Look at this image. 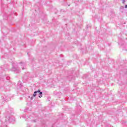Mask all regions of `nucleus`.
Returning <instances> with one entry per match:
<instances>
[{
  "label": "nucleus",
  "mask_w": 127,
  "mask_h": 127,
  "mask_svg": "<svg viewBox=\"0 0 127 127\" xmlns=\"http://www.w3.org/2000/svg\"><path fill=\"white\" fill-rule=\"evenodd\" d=\"M28 55V53H27Z\"/></svg>",
  "instance_id": "nucleus-10"
},
{
  "label": "nucleus",
  "mask_w": 127,
  "mask_h": 127,
  "mask_svg": "<svg viewBox=\"0 0 127 127\" xmlns=\"http://www.w3.org/2000/svg\"><path fill=\"white\" fill-rule=\"evenodd\" d=\"M123 0L122 3L125 4V3L126 2V0Z\"/></svg>",
  "instance_id": "nucleus-6"
},
{
  "label": "nucleus",
  "mask_w": 127,
  "mask_h": 127,
  "mask_svg": "<svg viewBox=\"0 0 127 127\" xmlns=\"http://www.w3.org/2000/svg\"><path fill=\"white\" fill-rule=\"evenodd\" d=\"M25 118H26V116Z\"/></svg>",
  "instance_id": "nucleus-11"
},
{
  "label": "nucleus",
  "mask_w": 127,
  "mask_h": 127,
  "mask_svg": "<svg viewBox=\"0 0 127 127\" xmlns=\"http://www.w3.org/2000/svg\"><path fill=\"white\" fill-rule=\"evenodd\" d=\"M12 71L15 72V73H19V70H18V69L14 67H12Z\"/></svg>",
  "instance_id": "nucleus-1"
},
{
  "label": "nucleus",
  "mask_w": 127,
  "mask_h": 127,
  "mask_svg": "<svg viewBox=\"0 0 127 127\" xmlns=\"http://www.w3.org/2000/svg\"><path fill=\"white\" fill-rule=\"evenodd\" d=\"M25 65V64L22 63V62L20 63V66H21V68H22V70H24V67H24Z\"/></svg>",
  "instance_id": "nucleus-2"
},
{
  "label": "nucleus",
  "mask_w": 127,
  "mask_h": 127,
  "mask_svg": "<svg viewBox=\"0 0 127 127\" xmlns=\"http://www.w3.org/2000/svg\"><path fill=\"white\" fill-rule=\"evenodd\" d=\"M124 8H125V7H124V6H121L120 7V9H124Z\"/></svg>",
  "instance_id": "nucleus-5"
},
{
  "label": "nucleus",
  "mask_w": 127,
  "mask_h": 127,
  "mask_svg": "<svg viewBox=\"0 0 127 127\" xmlns=\"http://www.w3.org/2000/svg\"><path fill=\"white\" fill-rule=\"evenodd\" d=\"M34 96H32V97H31V100H33V98H34Z\"/></svg>",
  "instance_id": "nucleus-7"
},
{
  "label": "nucleus",
  "mask_w": 127,
  "mask_h": 127,
  "mask_svg": "<svg viewBox=\"0 0 127 127\" xmlns=\"http://www.w3.org/2000/svg\"><path fill=\"white\" fill-rule=\"evenodd\" d=\"M39 92H40V90L35 91L34 92V94L33 95V97H35V96L37 95V93H39Z\"/></svg>",
  "instance_id": "nucleus-3"
},
{
  "label": "nucleus",
  "mask_w": 127,
  "mask_h": 127,
  "mask_svg": "<svg viewBox=\"0 0 127 127\" xmlns=\"http://www.w3.org/2000/svg\"><path fill=\"white\" fill-rule=\"evenodd\" d=\"M125 8H127V4L125 5Z\"/></svg>",
  "instance_id": "nucleus-9"
},
{
  "label": "nucleus",
  "mask_w": 127,
  "mask_h": 127,
  "mask_svg": "<svg viewBox=\"0 0 127 127\" xmlns=\"http://www.w3.org/2000/svg\"><path fill=\"white\" fill-rule=\"evenodd\" d=\"M39 93V98H42V92H40H40H38Z\"/></svg>",
  "instance_id": "nucleus-4"
},
{
  "label": "nucleus",
  "mask_w": 127,
  "mask_h": 127,
  "mask_svg": "<svg viewBox=\"0 0 127 127\" xmlns=\"http://www.w3.org/2000/svg\"><path fill=\"white\" fill-rule=\"evenodd\" d=\"M32 122H33V123H35L36 122V121L33 120V121H32Z\"/></svg>",
  "instance_id": "nucleus-8"
}]
</instances>
